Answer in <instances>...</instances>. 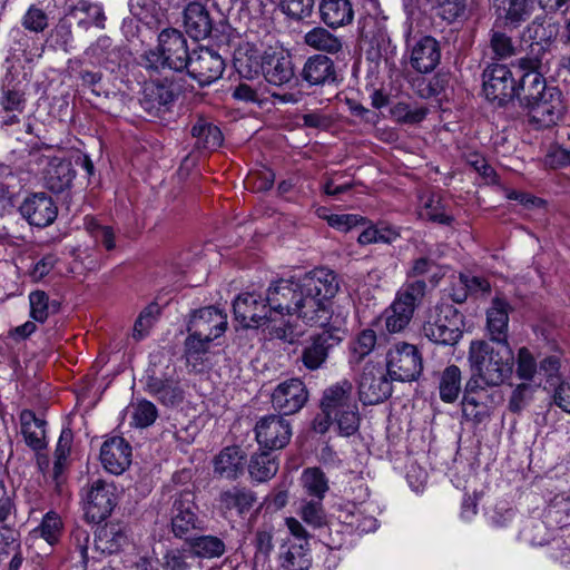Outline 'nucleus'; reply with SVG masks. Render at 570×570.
<instances>
[{"label": "nucleus", "instance_id": "obj_1", "mask_svg": "<svg viewBox=\"0 0 570 570\" xmlns=\"http://www.w3.org/2000/svg\"><path fill=\"white\" fill-rule=\"evenodd\" d=\"M340 288L333 271L316 268L297 282L279 279L268 287V299L282 321L293 316L311 326L324 327L331 318L332 299Z\"/></svg>", "mask_w": 570, "mask_h": 570}, {"label": "nucleus", "instance_id": "obj_2", "mask_svg": "<svg viewBox=\"0 0 570 570\" xmlns=\"http://www.w3.org/2000/svg\"><path fill=\"white\" fill-rule=\"evenodd\" d=\"M470 379L473 384L498 387L509 380L514 368V353L510 344L472 341L468 352Z\"/></svg>", "mask_w": 570, "mask_h": 570}, {"label": "nucleus", "instance_id": "obj_3", "mask_svg": "<svg viewBox=\"0 0 570 570\" xmlns=\"http://www.w3.org/2000/svg\"><path fill=\"white\" fill-rule=\"evenodd\" d=\"M520 91L518 97L521 106L538 128H549L562 117L564 106L561 92L556 87H548L538 71L530 70L522 75Z\"/></svg>", "mask_w": 570, "mask_h": 570}, {"label": "nucleus", "instance_id": "obj_4", "mask_svg": "<svg viewBox=\"0 0 570 570\" xmlns=\"http://www.w3.org/2000/svg\"><path fill=\"white\" fill-rule=\"evenodd\" d=\"M236 321L244 327L268 325L269 334L287 343H294L299 336L296 324L282 321V314L271 306L268 293L266 297L256 292L239 294L233 304Z\"/></svg>", "mask_w": 570, "mask_h": 570}, {"label": "nucleus", "instance_id": "obj_5", "mask_svg": "<svg viewBox=\"0 0 570 570\" xmlns=\"http://www.w3.org/2000/svg\"><path fill=\"white\" fill-rule=\"evenodd\" d=\"M190 56L184 35L176 29H165L158 36L157 48L145 55V61L150 69L181 71L187 67Z\"/></svg>", "mask_w": 570, "mask_h": 570}, {"label": "nucleus", "instance_id": "obj_6", "mask_svg": "<svg viewBox=\"0 0 570 570\" xmlns=\"http://www.w3.org/2000/svg\"><path fill=\"white\" fill-rule=\"evenodd\" d=\"M425 291L426 284L421 279L409 282L397 291L395 299L383 314L385 327L390 333H399L409 325Z\"/></svg>", "mask_w": 570, "mask_h": 570}, {"label": "nucleus", "instance_id": "obj_7", "mask_svg": "<svg viewBox=\"0 0 570 570\" xmlns=\"http://www.w3.org/2000/svg\"><path fill=\"white\" fill-rule=\"evenodd\" d=\"M462 317L451 305H439L429 311L422 326V334L429 341L441 345H453L462 336Z\"/></svg>", "mask_w": 570, "mask_h": 570}, {"label": "nucleus", "instance_id": "obj_8", "mask_svg": "<svg viewBox=\"0 0 570 570\" xmlns=\"http://www.w3.org/2000/svg\"><path fill=\"white\" fill-rule=\"evenodd\" d=\"M423 362L417 347L406 342H397L386 353V372L391 380L415 381L422 373Z\"/></svg>", "mask_w": 570, "mask_h": 570}, {"label": "nucleus", "instance_id": "obj_9", "mask_svg": "<svg viewBox=\"0 0 570 570\" xmlns=\"http://www.w3.org/2000/svg\"><path fill=\"white\" fill-rule=\"evenodd\" d=\"M86 519L92 523L106 520L117 505V488L112 482L96 480L83 490Z\"/></svg>", "mask_w": 570, "mask_h": 570}, {"label": "nucleus", "instance_id": "obj_10", "mask_svg": "<svg viewBox=\"0 0 570 570\" xmlns=\"http://www.w3.org/2000/svg\"><path fill=\"white\" fill-rule=\"evenodd\" d=\"M386 370L380 364L368 362L364 365L357 381L360 400L364 404H377L392 394V385Z\"/></svg>", "mask_w": 570, "mask_h": 570}, {"label": "nucleus", "instance_id": "obj_11", "mask_svg": "<svg viewBox=\"0 0 570 570\" xmlns=\"http://www.w3.org/2000/svg\"><path fill=\"white\" fill-rule=\"evenodd\" d=\"M197 510L193 492L184 491L175 497L170 514L171 531L175 537L183 539L193 531L202 529Z\"/></svg>", "mask_w": 570, "mask_h": 570}, {"label": "nucleus", "instance_id": "obj_12", "mask_svg": "<svg viewBox=\"0 0 570 570\" xmlns=\"http://www.w3.org/2000/svg\"><path fill=\"white\" fill-rule=\"evenodd\" d=\"M292 436L289 422L277 414L261 417L255 425L258 444L268 450H279L287 445Z\"/></svg>", "mask_w": 570, "mask_h": 570}, {"label": "nucleus", "instance_id": "obj_13", "mask_svg": "<svg viewBox=\"0 0 570 570\" xmlns=\"http://www.w3.org/2000/svg\"><path fill=\"white\" fill-rule=\"evenodd\" d=\"M483 91L488 100H498L500 104L521 92L510 69L499 63L491 65L484 70Z\"/></svg>", "mask_w": 570, "mask_h": 570}, {"label": "nucleus", "instance_id": "obj_14", "mask_svg": "<svg viewBox=\"0 0 570 570\" xmlns=\"http://www.w3.org/2000/svg\"><path fill=\"white\" fill-rule=\"evenodd\" d=\"M224 68V60L217 52L202 47L191 52L185 69L199 85L207 86L220 78Z\"/></svg>", "mask_w": 570, "mask_h": 570}, {"label": "nucleus", "instance_id": "obj_15", "mask_svg": "<svg viewBox=\"0 0 570 570\" xmlns=\"http://www.w3.org/2000/svg\"><path fill=\"white\" fill-rule=\"evenodd\" d=\"M308 391L299 379H288L281 382L272 393L274 409L284 415L297 413L307 402Z\"/></svg>", "mask_w": 570, "mask_h": 570}, {"label": "nucleus", "instance_id": "obj_16", "mask_svg": "<svg viewBox=\"0 0 570 570\" xmlns=\"http://www.w3.org/2000/svg\"><path fill=\"white\" fill-rule=\"evenodd\" d=\"M488 389L471 381L466 382L462 399V413L466 420L482 423L490 417L493 400Z\"/></svg>", "mask_w": 570, "mask_h": 570}, {"label": "nucleus", "instance_id": "obj_17", "mask_svg": "<svg viewBox=\"0 0 570 570\" xmlns=\"http://www.w3.org/2000/svg\"><path fill=\"white\" fill-rule=\"evenodd\" d=\"M176 97L173 82L149 81L142 88L140 105L148 115L160 117L170 110Z\"/></svg>", "mask_w": 570, "mask_h": 570}, {"label": "nucleus", "instance_id": "obj_18", "mask_svg": "<svg viewBox=\"0 0 570 570\" xmlns=\"http://www.w3.org/2000/svg\"><path fill=\"white\" fill-rule=\"evenodd\" d=\"M227 328V315L215 306L203 307L195 311L188 323V333L215 340L222 336Z\"/></svg>", "mask_w": 570, "mask_h": 570}, {"label": "nucleus", "instance_id": "obj_19", "mask_svg": "<svg viewBox=\"0 0 570 570\" xmlns=\"http://www.w3.org/2000/svg\"><path fill=\"white\" fill-rule=\"evenodd\" d=\"M410 63L420 73L432 72L441 59L439 42L431 36L421 37L407 43Z\"/></svg>", "mask_w": 570, "mask_h": 570}, {"label": "nucleus", "instance_id": "obj_20", "mask_svg": "<svg viewBox=\"0 0 570 570\" xmlns=\"http://www.w3.org/2000/svg\"><path fill=\"white\" fill-rule=\"evenodd\" d=\"M342 341L341 330L323 331L312 337L302 352V362L308 370L320 368L326 361L332 347Z\"/></svg>", "mask_w": 570, "mask_h": 570}, {"label": "nucleus", "instance_id": "obj_21", "mask_svg": "<svg viewBox=\"0 0 570 570\" xmlns=\"http://www.w3.org/2000/svg\"><path fill=\"white\" fill-rule=\"evenodd\" d=\"M20 213L29 224L46 227L56 219L58 208L46 193H35L23 200Z\"/></svg>", "mask_w": 570, "mask_h": 570}, {"label": "nucleus", "instance_id": "obj_22", "mask_svg": "<svg viewBox=\"0 0 570 570\" xmlns=\"http://www.w3.org/2000/svg\"><path fill=\"white\" fill-rule=\"evenodd\" d=\"M131 446L120 436L106 440L100 449V461L102 466L111 474L119 475L125 472L131 463Z\"/></svg>", "mask_w": 570, "mask_h": 570}, {"label": "nucleus", "instance_id": "obj_23", "mask_svg": "<svg viewBox=\"0 0 570 570\" xmlns=\"http://www.w3.org/2000/svg\"><path fill=\"white\" fill-rule=\"evenodd\" d=\"M266 81L274 86L288 83L294 77V69L289 56L283 52H265L263 56V70Z\"/></svg>", "mask_w": 570, "mask_h": 570}, {"label": "nucleus", "instance_id": "obj_24", "mask_svg": "<svg viewBox=\"0 0 570 570\" xmlns=\"http://www.w3.org/2000/svg\"><path fill=\"white\" fill-rule=\"evenodd\" d=\"M509 304L502 298H494L487 311V331L491 343L509 344Z\"/></svg>", "mask_w": 570, "mask_h": 570}, {"label": "nucleus", "instance_id": "obj_25", "mask_svg": "<svg viewBox=\"0 0 570 570\" xmlns=\"http://www.w3.org/2000/svg\"><path fill=\"white\" fill-rule=\"evenodd\" d=\"M20 425L23 440L31 450L40 452L47 448V422L31 410H23L20 413Z\"/></svg>", "mask_w": 570, "mask_h": 570}, {"label": "nucleus", "instance_id": "obj_26", "mask_svg": "<svg viewBox=\"0 0 570 570\" xmlns=\"http://www.w3.org/2000/svg\"><path fill=\"white\" fill-rule=\"evenodd\" d=\"M355 404L357 403L353 396V385L347 380H342L326 389L321 403L323 412L330 416Z\"/></svg>", "mask_w": 570, "mask_h": 570}, {"label": "nucleus", "instance_id": "obj_27", "mask_svg": "<svg viewBox=\"0 0 570 570\" xmlns=\"http://www.w3.org/2000/svg\"><path fill=\"white\" fill-rule=\"evenodd\" d=\"M302 77L313 86L332 83L336 79L334 61L327 56L314 55L306 60Z\"/></svg>", "mask_w": 570, "mask_h": 570}, {"label": "nucleus", "instance_id": "obj_28", "mask_svg": "<svg viewBox=\"0 0 570 570\" xmlns=\"http://www.w3.org/2000/svg\"><path fill=\"white\" fill-rule=\"evenodd\" d=\"M128 543L126 528L119 523H107L95 534V549L101 553L112 554Z\"/></svg>", "mask_w": 570, "mask_h": 570}, {"label": "nucleus", "instance_id": "obj_29", "mask_svg": "<svg viewBox=\"0 0 570 570\" xmlns=\"http://www.w3.org/2000/svg\"><path fill=\"white\" fill-rule=\"evenodd\" d=\"M75 176L76 173L69 160L55 157L48 163L45 184L48 189L59 194L71 186Z\"/></svg>", "mask_w": 570, "mask_h": 570}, {"label": "nucleus", "instance_id": "obj_30", "mask_svg": "<svg viewBox=\"0 0 570 570\" xmlns=\"http://www.w3.org/2000/svg\"><path fill=\"white\" fill-rule=\"evenodd\" d=\"M184 24L186 32L194 39H204L212 31V21L205 6L199 2H190L184 11Z\"/></svg>", "mask_w": 570, "mask_h": 570}, {"label": "nucleus", "instance_id": "obj_31", "mask_svg": "<svg viewBox=\"0 0 570 570\" xmlns=\"http://www.w3.org/2000/svg\"><path fill=\"white\" fill-rule=\"evenodd\" d=\"M320 13L322 21L331 28L346 26L354 18V11L348 0H322Z\"/></svg>", "mask_w": 570, "mask_h": 570}, {"label": "nucleus", "instance_id": "obj_32", "mask_svg": "<svg viewBox=\"0 0 570 570\" xmlns=\"http://www.w3.org/2000/svg\"><path fill=\"white\" fill-rule=\"evenodd\" d=\"M493 8L499 19L505 24L518 27L525 21L533 8L532 0H493Z\"/></svg>", "mask_w": 570, "mask_h": 570}, {"label": "nucleus", "instance_id": "obj_33", "mask_svg": "<svg viewBox=\"0 0 570 570\" xmlns=\"http://www.w3.org/2000/svg\"><path fill=\"white\" fill-rule=\"evenodd\" d=\"M303 39L304 43L313 50L324 51L330 55H336L343 48L341 38L321 26L314 27L305 32Z\"/></svg>", "mask_w": 570, "mask_h": 570}, {"label": "nucleus", "instance_id": "obj_34", "mask_svg": "<svg viewBox=\"0 0 570 570\" xmlns=\"http://www.w3.org/2000/svg\"><path fill=\"white\" fill-rule=\"evenodd\" d=\"M218 501L222 509L236 510L239 514H243L253 508L256 495L249 489L233 487L222 491Z\"/></svg>", "mask_w": 570, "mask_h": 570}, {"label": "nucleus", "instance_id": "obj_35", "mask_svg": "<svg viewBox=\"0 0 570 570\" xmlns=\"http://www.w3.org/2000/svg\"><path fill=\"white\" fill-rule=\"evenodd\" d=\"M245 461L243 452L237 446L225 448L215 458V472L227 479H235L243 471Z\"/></svg>", "mask_w": 570, "mask_h": 570}, {"label": "nucleus", "instance_id": "obj_36", "mask_svg": "<svg viewBox=\"0 0 570 570\" xmlns=\"http://www.w3.org/2000/svg\"><path fill=\"white\" fill-rule=\"evenodd\" d=\"M146 391L166 404H174L181 400V391L174 380L159 377L155 372L146 377Z\"/></svg>", "mask_w": 570, "mask_h": 570}, {"label": "nucleus", "instance_id": "obj_37", "mask_svg": "<svg viewBox=\"0 0 570 570\" xmlns=\"http://www.w3.org/2000/svg\"><path fill=\"white\" fill-rule=\"evenodd\" d=\"M237 71L246 78H252L263 70V56L253 46L239 47L234 55Z\"/></svg>", "mask_w": 570, "mask_h": 570}, {"label": "nucleus", "instance_id": "obj_38", "mask_svg": "<svg viewBox=\"0 0 570 570\" xmlns=\"http://www.w3.org/2000/svg\"><path fill=\"white\" fill-rule=\"evenodd\" d=\"M191 135L196 139V146L204 149H216L223 142L220 129L207 121L205 118H198L191 128Z\"/></svg>", "mask_w": 570, "mask_h": 570}, {"label": "nucleus", "instance_id": "obj_39", "mask_svg": "<svg viewBox=\"0 0 570 570\" xmlns=\"http://www.w3.org/2000/svg\"><path fill=\"white\" fill-rule=\"evenodd\" d=\"M194 558L213 559L219 558L225 552V543L215 535H200L187 541Z\"/></svg>", "mask_w": 570, "mask_h": 570}, {"label": "nucleus", "instance_id": "obj_40", "mask_svg": "<svg viewBox=\"0 0 570 570\" xmlns=\"http://www.w3.org/2000/svg\"><path fill=\"white\" fill-rule=\"evenodd\" d=\"M62 532L61 518L56 512H48L43 515L40 524L30 531L31 540L43 539L49 546H53Z\"/></svg>", "mask_w": 570, "mask_h": 570}, {"label": "nucleus", "instance_id": "obj_41", "mask_svg": "<svg viewBox=\"0 0 570 570\" xmlns=\"http://www.w3.org/2000/svg\"><path fill=\"white\" fill-rule=\"evenodd\" d=\"M278 471V462L269 452H261L252 455L248 472L257 482L272 479Z\"/></svg>", "mask_w": 570, "mask_h": 570}, {"label": "nucleus", "instance_id": "obj_42", "mask_svg": "<svg viewBox=\"0 0 570 570\" xmlns=\"http://www.w3.org/2000/svg\"><path fill=\"white\" fill-rule=\"evenodd\" d=\"M440 397L445 403H453L461 392V370L456 365L444 368L440 377Z\"/></svg>", "mask_w": 570, "mask_h": 570}, {"label": "nucleus", "instance_id": "obj_43", "mask_svg": "<svg viewBox=\"0 0 570 570\" xmlns=\"http://www.w3.org/2000/svg\"><path fill=\"white\" fill-rule=\"evenodd\" d=\"M301 484L308 495L320 501L324 499L328 491V480L318 468L305 469L301 476Z\"/></svg>", "mask_w": 570, "mask_h": 570}, {"label": "nucleus", "instance_id": "obj_44", "mask_svg": "<svg viewBox=\"0 0 570 570\" xmlns=\"http://www.w3.org/2000/svg\"><path fill=\"white\" fill-rule=\"evenodd\" d=\"M459 281L463 288L461 291L454 292L452 295L453 301L456 303L464 302L466 299L468 293L476 294L488 293L490 291V283L483 277L460 274Z\"/></svg>", "mask_w": 570, "mask_h": 570}, {"label": "nucleus", "instance_id": "obj_45", "mask_svg": "<svg viewBox=\"0 0 570 570\" xmlns=\"http://www.w3.org/2000/svg\"><path fill=\"white\" fill-rule=\"evenodd\" d=\"M30 317L39 323H45L55 311L56 305L49 302V296L43 291H35L29 294Z\"/></svg>", "mask_w": 570, "mask_h": 570}, {"label": "nucleus", "instance_id": "obj_46", "mask_svg": "<svg viewBox=\"0 0 570 570\" xmlns=\"http://www.w3.org/2000/svg\"><path fill=\"white\" fill-rule=\"evenodd\" d=\"M399 233L387 226H368L358 236L357 242L361 245H370L376 243L391 244L397 239Z\"/></svg>", "mask_w": 570, "mask_h": 570}, {"label": "nucleus", "instance_id": "obj_47", "mask_svg": "<svg viewBox=\"0 0 570 570\" xmlns=\"http://www.w3.org/2000/svg\"><path fill=\"white\" fill-rule=\"evenodd\" d=\"M212 341L213 340L195 335V333H189L185 341V356L193 367H196L197 364L203 361V356L208 352Z\"/></svg>", "mask_w": 570, "mask_h": 570}, {"label": "nucleus", "instance_id": "obj_48", "mask_svg": "<svg viewBox=\"0 0 570 570\" xmlns=\"http://www.w3.org/2000/svg\"><path fill=\"white\" fill-rule=\"evenodd\" d=\"M421 217L444 225H450L453 217L445 210L444 205L436 195H431L423 204L420 212Z\"/></svg>", "mask_w": 570, "mask_h": 570}, {"label": "nucleus", "instance_id": "obj_49", "mask_svg": "<svg viewBox=\"0 0 570 570\" xmlns=\"http://www.w3.org/2000/svg\"><path fill=\"white\" fill-rule=\"evenodd\" d=\"M344 522L358 533H368L377 528V520L357 507L345 514Z\"/></svg>", "mask_w": 570, "mask_h": 570}, {"label": "nucleus", "instance_id": "obj_50", "mask_svg": "<svg viewBox=\"0 0 570 570\" xmlns=\"http://www.w3.org/2000/svg\"><path fill=\"white\" fill-rule=\"evenodd\" d=\"M299 517L312 528H321L325 524V512L322 501L318 499L306 501L301 504Z\"/></svg>", "mask_w": 570, "mask_h": 570}, {"label": "nucleus", "instance_id": "obj_51", "mask_svg": "<svg viewBox=\"0 0 570 570\" xmlns=\"http://www.w3.org/2000/svg\"><path fill=\"white\" fill-rule=\"evenodd\" d=\"M375 345L376 333L371 328L363 330L353 342L351 362H361L374 350Z\"/></svg>", "mask_w": 570, "mask_h": 570}, {"label": "nucleus", "instance_id": "obj_52", "mask_svg": "<svg viewBox=\"0 0 570 570\" xmlns=\"http://www.w3.org/2000/svg\"><path fill=\"white\" fill-rule=\"evenodd\" d=\"M131 409L132 423L138 428L151 425L158 416L155 404L147 400L137 401L131 405Z\"/></svg>", "mask_w": 570, "mask_h": 570}, {"label": "nucleus", "instance_id": "obj_53", "mask_svg": "<svg viewBox=\"0 0 570 570\" xmlns=\"http://www.w3.org/2000/svg\"><path fill=\"white\" fill-rule=\"evenodd\" d=\"M342 435L350 436L358 430L360 415L357 404L333 414Z\"/></svg>", "mask_w": 570, "mask_h": 570}, {"label": "nucleus", "instance_id": "obj_54", "mask_svg": "<svg viewBox=\"0 0 570 570\" xmlns=\"http://www.w3.org/2000/svg\"><path fill=\"white\" fill-rule=\"evenodd\" d=\"M514 364H517V375L520 380H533L538 371V365L534 356L528 347H521L518 350L517 357L514 356Z\"/></svg>", "mask_w": 570, "mask_h": 570}, {"label": "nucleus", "instance_id": "obj_55", "mask_svg": "<svg viewBox=\"0 0 570 570\" xmlns=\"http://www.w3.org/2000/svg\"><path fill=\"white\" fill-rule=\"evenodd\" d=\"M86 228L96 243H100L107 250L116 247L112 227L100 225L94 218L86 219Z\"/></svg>", "mask_w": 570, "mask_h": 570}, {"label": "nucleus", "instance_id": "obj_56", "mask_svg": "<svg viewBox=\"0 0 570 570\" xmlns=\"http://www.w3.org/2000/svg\"><path fill=\"white\" fill-rule=\"evenodd\" d=\"M22 27L31 32H42L49 24V17L45 10L32 4L21 18Z\"/></svg>", "mask_w": 570, "mask_h": 570}, {"label": "nucleus", "instance_id": "obj_57", "mask_svg": "<svg viewBox=\"0 0 570 570\" xmlns=\"http://www.w3.org/2000/svg\"><path fill=\"white\" fill-rule=\"evenodd\" d=\"M189 547L181 549H171L164 556V568L166 570H189L190 560H194Z\"/></svg>", "mask_w": 570, "mask_h": 570}, {"label": "nucleus", "instance_id": "obj_58", "mask_svg": "<svg viewBox=\"0 0 570 570\" xmlns=\"http://www.w3.org/2000/svg\"><path fill=\"white\" fill-rule=\"evenodd\" d=\"M159 306L156 303L149 304L139 314L134 325V337L144 338L159 315Z\"/></svg>", "mask_w": 570, "mask_h": 570}, {"label": "nucleus", "instance_id": "obj_59", "mask_svg": "<svg viewBox=\"0 0 570 570\" xmlns=\"http://www.w3.org/2000/svg\"><path fill=\"white\" fill-rule=\"evenodd\" d=\"M78 12H83L87 16L86 19H79V27L87 29L90 24H95L100 29L105 28V13L100 4L91 3L89 0H86Z\"/></svg>", "mask_w": 570, "mask_h": 570}, {"label": "nucleus", "instance_id": "obj_60", "mask_svg": "<svg viewBox=\"0 0 570 570\" xmlns=\"http://www.w3.org/2000/svg\"><path fill=\"white\" fill-rule=\"evenodd\" d=\"M315 0H282L281 6L284 13L287 16L294 18V19H304L306 17H309L313 8H314Z\"/></svg>", "mask_w": 570, "mask_h": 570}, {"label": "nucleus", "instance_id": "obj_61", "mask_svg": "<svg viewBox=\"0 0 570 570\" xmlns=\"http://www.w3.org/2000/svg\"><path fill=\"white\" fill-rule=\"evenodd\" d=\"M534 392V386L529 383L518 384L509 400V410L513 413L520 412L529 403Z\"/></svg>", "mask_w": 570, "mask_h": 570}, {"label": "nucleus", "instance_id": "obj_62", "mask_svg": "<svg viewBox=\"0 0 570 570\" xmlns=\"http://www.w3.org/2000/svg\"><path fill=\"white\" fill-rule=\"evenodd\" d=\"M326 220L331 227L345 233L366 222L363 216L355 214H332L326 217Z\"/></svg>", "mask_w": 570, "mask_h": 570}, {"label": "nucleus", "instance_id": "obj_63", "mask_svg": "<svg viewBox=\"0 0 570 570\" xmlns=\"http://www.w3.org/2000/svg\"><path fill=\"white\" fill-rule=\"evenodd\" d=\"M57 263L58 257L55 254H46L32 264V266L29 268V276L32 278V281L40 282L50 274V272L56 267Z\"/></svg>", "mask_w": 570, "mask_h": 570}, {"label": "nucleus", "instance_id": "obj_64", "mask_svg": "<svg viewBox=\"0 0 570 570\" xmlns=\"http://www.w3.org/2000/svg\"><path fill=\"white\" fill-rule=\"evenodd\" d=\"M491 48L494 55L500 59L509 58L515 53L511 38L499 31L492 33Z\"/></svg>", "mask_w": 570, "mask_h": 570}]
</instances>
